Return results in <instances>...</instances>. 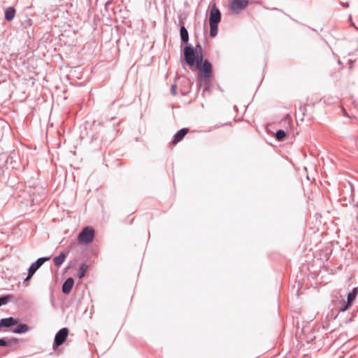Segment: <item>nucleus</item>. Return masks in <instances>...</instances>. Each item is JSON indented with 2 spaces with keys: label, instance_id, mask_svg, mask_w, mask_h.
<instances>
[{
  "label": "nucleus",
  "instance_id": "nucleus-1",
  "mask_svg": "<svg viewBox=\"0 0 358 358\" xmlns=\"http://www.w3.org/2000/svg\"><path fill=\"white\" fill-rule=\"evenodd\" d=\"M184 64L192 70L198 71V81L213 80V66L208 58L195 60L193 64H190L189 62Z\"/></svg>",
  "mask_w": 358,
  "mask_h": 358
},
{
  "label": "nucleus",
  "instance_id": "nucleus-2",
  "mask_svg": "<svg viewBox=\"0 0 358 358\" xmlns=\"http://www.w3.org/2000/svg\"><path fill=\"white\" fill-rule=\"evenodd\" d=\"M203 48L199 41H196L194 47L191 43L185 45L182 50L180 62L193 64L195 60L204 59Z\"/></svg>",
  "mask_w": 358,
  "mask_h": 358
},
{
  "label": "nucleus",
  "instance_id": "nucleus-3",
  "mask_svg": "<svg viewBox=\"0 0 358 358\" xmlns=\"http://www.w3.org/2000/svg\"><path fill=\"white\" fill-rule=\"evenodd\" d=\"M341 196L342 199L350 204H353V206L358 204V200L355 199L354 187L350 182L343 185Z\"/></svg>",
  "mask_w": 358,
  "mask_h": 358
},
{
  "label": "nucleus",
  "instance_id": "nucleus-4",
  "mask_svg": "<svg viewBox=\"0 0 358 358\" xmlns=\"http://www.w3.org/2000/svg\"><path fill=\"white\" fill-rule=\"evenodd\" d=\"M94 236V229L90 226H87L78 234V241L82 244L89 245L93 242Z\"/></svg>",
  "mask_w": 358,
  "mask_h": 358
},
{
  "label": "nucleus",
  "instance_id": "nucleus-5",
  "mask_svg": "<svg viewBox=\"0 0 358 358\" xmlns=\"http://www.w3.org/2000/svg\"><path fill=\"white\" fill-rule=\"evenodd\" d=\"M69 334V329L67 327H63L56 333L52 343V348L54 350H56L66 342Z\"/></svg>",
  "mask_w": 358,
  "mask_h": 358
},
{
  "label": "nucleus",
  "instance_id": "nucleus-6",
  "mask_svg": "<svg viewBox=\"0 0 358 358\" xmlns=\"http://www.w3.org/2000/svg\"><path fill=\"white\" fill-rule=\"evenodd\" d=\"M222 19V14L220 9L213 4L209 10V23L219 24Z\"/></svg>",
  "mask_w": 358,
  "mask_h": 358
},
{
  "label": "nucleus",
  "instance_id": "nucleus-7",
  "mask_svg": "<svg viewBox=\"0 0 358 358\" xmlns=\"http://www.w3.org/2000/svg\"><path fill=\"white\" fill-rule=\"evenodd\" d=\"M50 259V257H42L38 258L29 266L27 271L34 275L35 273L45 264V262L49 261Z\"/></svg>",
  "mask_w": 358,
  "mask_h": 358
},
{
  "label": "nucleus",
  "instance_id": "nucleus-8",
  "mask_svg": "<svg viewBox=\"0 0 358 358\" xmlns=\"http://www.w3.org/2000/svg\"><path fill=\"white\" fill-rule=\"evenodd\" d=\"M20 322V319L14 317H8L5 318H1L0 320V331L3 328H10L16 324H17Z\"/></svg>",
  "mask_w": 358,
  "mask_h": 358
},
{
  "label": "nucleus",
  "instance_id": "nucleus-9",
  "mask_svg": "<svg viewBox=\"0 0 358 358\" xmlns=\"http://www.w3.org/2000/svg\"><path fill=\"white\" fill-rule=\"evenodd\" d=\"M189 132V129L187 127H184L179 129L173 136L171 143L173 145H176L177 143L180 142L185 135Z\"/></svg>",
  "mask_w": 358,
  "mask_h": 358
},
{
  "label": "nucleus",
  "instance_id": "nucleus-10",
  "mask_svg": "<svg viewBox=\"0 0 358 358\" xmlns=\"http://www.w3.org/2000/svg\"><path fill=\"white\" fill-rule=\"evenodd\" d=\"M248 5V0H231V9L233 11H240Z\"/></svg>",
  "mask_w": 358,
  "mask_h": 358
},
{
  "label": "nucleus",
  "instance_id": "nucleus-11",
  "mask_svg": "<svg viewBox=\"0 0 358 358\" xmlns=\"http://www.w3.org/2000/svg\"><path fill=\"white\" fill-rule=\"evenodd\" d=\"M74 283H75V280H74L73 278H72V277L67 278L64 280V282H63L62 286V291L63 294H70L73 289Z\"/></svg>",
  "mask_w": 358,
  "mask_h": 358
},
{
  "label": "nucleus",
  "instance_id": "nucleus-12",
  "mask_svg": "<svg viewBox=\"0 0 358 358\" xmlns=\"http://www.w3.org/2000/svg\"><path fill=\"white\" fill-rule=\"evenodd\" d=\"M120 123L113 124L109 127V129L108 131V136H106L105 138L103 137V140L105 143H110L116 136L117 134V127Z\"/></svg>",
  "mask_w": 358,
  "mask_h": 358
},
{
  "label": "nucleus",
  "instance_id": "nucleus-13",
  "mask_svg": "<svg viewBox=\"0 0 358 358\" xmlns=\"http://www.w3.org/2000/svg\"><path fill=\"white\" fill-rule=\"evenodd\" d=\"M30 330L29 326L26 323H21L19 322L15 327L11 330V332L16 334H23Z\"/></svg>",
  "mask_w": 358,
  "mask_h": 358
},
{
  "label": "nucleus",
  "instance_id": "nucleus-14",
  "mask_svg": "<svg viewBox=\"0 0 358 358\" xmlns=\"http://www.w3.org/2000/svg\"><path fill=\"white\" fill-rule=\"evenodd\" d=\"M69 255V251H62L57 256L53 258V262L55 266L60 267L66 260Z\"/></svg>",
  "mask_w": 358,
  "mask_h": 358
},
{
  "label": "nucleus",
  "instance_id": "nucleus-15",
  "mask_svg": "<svg viewBox=\"0 0 358 358\" xmlns=\"http://www.w3.org/2000/svg\"><path fill=\"white\" fill-rule=\"evenodd\" d=\"M180 43L181 45H187L189 41V32L184 24L181 25L180 27Z\"/></svg>",
  "mask_w": 358,
  "mask_h": 358
},
{
  "label": "nucleus",
  "instance_id": "nucleus-16",
  "mask_svg": "<svg viewBox=\"0 0 358 358\" xmlns=\"http://www.w3.org/2000/svg\"><path fill=\"white\" fill-rule=\"evenodd\" d=\"M16 14V9L13 6H9L5 9L4 19L7 22L12 21Z\"/></svg>",
  "mask_w": 358,
  "mask_h": 358
},
{
  "label": "nucleus",
  "instance_id": "nucleus-17",
  "mask_svg": "<svg viewBox=\"0 0 358 358\" xmlns=\"http://www.w3.org/2000/svg\"><path fill=\"white\" fill-rule=\"evenodd\" d=\"M8 167L6 164L0 166V184H5L9 177V174L7 172Z\"/></svg>",
  "mask_w": 358,
  "mask_h": 358
},
{
  "label": "nucleus",
  "instance_id": "nucleus-18",
  "mask_svg": "<svg viewBox=\"0 0 358 358\" xmlns=\"http://www.w3.org/2000/svg\"><path fill=\"white\" fill-rule=\"evenodd\" d=\"M212 82L213 80H207L204 82L198 81L199 87H203V96L205 94V93L210 92L211 91Z\"/></svg>",
  "mask_w": 358,
  "mask_h": 358
},
{
  "label": "nucleus",
  "instance_id": "nucleus-19",
  "mask_svg": "<svg viewBox=\"0 0 358 358\" xmlns=\"http://www.w3.org/2000/svg\"><path fill=\"white\" fill-rule=\"evenodd\" d=\"M90 265L87 262L82 263L78 268L77 276L78 278L82 279L85 275L87 270L89 269Z\"/></svg>",
  "mask_w": 358,
  "mask_h": 358
},
{
  "label": "nucleus",
  "instance_id": "nucleus-20",
  "mask_svg": "<svg viewBox=\"0 0 358 358\" xmlns=\"http://www.w3.org/2000/svg\"><path fill=\"white\" fill-rule=\"evenodd\" d=\"M357 294L358 287H354L350 292L348 293L346 301L349 302L352 305L353 302L356 299Z\"/></svg>",
  "mask_w": 358,
  "mask_h": 358
},
{
  "label": "nucleus",
  "instance_id": "nucleus-21",
  "mask_svg": "<svg viewBox=\"0 0 358 358\" xmlns=\"http://www.w3.org/2000/svg\"><path fill=\"white\" fill-rule=\"evenodd\" d=\"M8 346L11 348L12 350H15L19 347L20 339L15 337L7 338Z\"/></svg>",
  "mask_w": 358,
  "mask_h": 358
},
{
  "label": "nucleus",
  "instance_id": "nucleus-22",
  "mask_svg": "<svg viewBox=\"0 0 358 358\" xmlns=\"http://www.w3.org/2000/svg\"><path fill=\"white\" fill-rule=\"evenodd\" d=\"M352 304L346 301L345 299H341L338 302V309L339 312H345L351 307Z\"/></svg>",
  "mask_w": 358,
  "mask_h": 358
},
{
  "label": "nucleus",
  "instance_id": "nucleus-23",
  "mask_svg": "<svg viewBox=\"0 0 358 358\" xmlns=\"http://www.w3.org/2000/svg\"><path fill=\"white\" fill-rule=\"evenodd\" d=\"M14 298V295L10 294L0 296V307L13 301Z\"/></svg>",
  "mask_w": 358,
  "mask_h": 358
},
{
  "label": "nucleus",
  "instance_id": "nucleus-24",
  "mask_svg": "<svg viewBox=\"0 0 358 358\" xmlns=\"http://www.w3.org/2000/svg\"><path fill=\"white\" fill-rule=\"evenodd\" d=\"M287 135L286 131L284 129H278L275 133V138L278 141H283Z\"/></svg>",
  "mask_w": 358,
  "mask_h": 358
},
{
  "label": "nucleus",
  "instance_id": "nucleus-25",
  "mask_svg": "<svg viewBox=\"0 0 358 358\" xmlns=\"http://www.w3.org/2000/svg\"><path fill=\"white\" fill-rule=\"evenodd\" d=\"M218 24L214 23H209L210 25V36L211 38H215L218 33Z\"/></svg>",
  "mask_w": 358,
  "mask_h": 358
},
{
  "label": "nucleus",
  "instance_id": "nucleus-26",
  "mask_svg": "<svg viewBox=\"0 0 358 358\" xmlns=\"http://www.w3.org/2000/svg\"><path fill=\"white\" fill-rule=\"evenodd\" d=\"M8 199V194H4L3 189L0 191V206H4Z\"/></svg>",
  "mask_w": 358,
  "mask_h": 358
},
{
  "label": "nucleus",
  "instance_id": "nucleus-27",
  "mask_svg": "<svg viewBox=\"0 0 358 358\" xmlns=\"http://www.w3.org/2000/svg\"><path fill=\"white\" fill-rule=\"evenodd\" d=\"M33 24V21L30 18L26 17L25 20L22 21L21 26L23 29H27L30 27Z\"/></svg>",
  "mask_w": 358,
  "mask_h": 358
},
{
  "label": "nucleus",
  "instance_id": "nucleus-28",
  "mask_svg": "<svg viewBox=\"0 0 358 358\" xmlns=\"http://www.w3.org/2000/svg\"><path fill=\"white\" fill-rule=\"evenodd\" d=\"M10 162V164H14V165L13 166V169H18V167L15 165V164H17V162H16V161L14 159L13 157H12V156H9V157L6 159V160L5 163L6 164V163H8V162Z\"/></svg>",
  "mask_w": 358,
  "mask_h": 358
},
{
  "label": "nucleus",
  "instance_id": "nucleus-29",
  "mask_svg": "<svg viewBox=\"0 0 358 358\" xmlns=\"http://www.w3.org/2000/svg\"><path fill=\"white\" fill-rule=\"evenodd\" d=\"M8 346V341L7 338H0V347H7Z\"/></svg>",
  "mask_w": 358,
  "mask_h": 358
},
{
  "label": "nucleus",
  "instance_id": "nucleus-30",
  "mask_svg": "<svg viewBox=\"0 0 358 358\" xmlns=\"http://www.w3.org/2000/svg\"><path fill=\"white\" fill-rule=\"evenodd\" d=\"M177 85L176 84H173L171 87V93L173 96H176L177 94L176 92Z\"/></svg>",
  "mask_w": 358,
  "mask_h": 358
},
{
  "label": "nucleus",
  "instance_id": "nucleus-31",
  "mask_svg": "<svg viewBox=\"0 0 358 358\" xmlns=\"http://www.w3.org/2000/svg\"><path fill=\"white\" fill-rule=\"evenodd\" d=\"M33 275H34V274H32L31 273L27 271V275L24 279V284L26 283V282H27L29 280H31V278L33 277Z\"/></svg>",
  "mask_w": 358,
  "mask_h": 358
},
{
  "label": "nucleus",
  "instance_id": "nucleus-32",
  "mask_svg": "<svg viewBox=\"0 0 358 358\" xmlns=\"http://www.w3.org/2000/svg\"><path fill=\"white\" fill-rule=\"evenodd\" d=\"M299 110L302 113L303 116L305 115L306 111V106H300L299 108Z\"/></svg>",
  "mask_w": 358,
  "mask_h": 358
},
{
  "label": "nucleus",
  "instance_id": "nucleus-33",
  "mask_svg": "<svg viewBox=\"0 0 358 358\" xmlns=\"http://www.w3.org/2000/svg\"><path fill=\"white\" fill-rule=\"evenodd\" d=\"M343 6L348 7L349 3L348 2L343 3Z\"/></svg>",
  "mask_w": 358,
  "mask_h": 358
},
{
  "label": "nucleus",
  "instance_id": "nucleus-34",
  "mask_svg": "<svg viewBox=\"0 0 358 358\" xmlns=\"http://www.w3.org/2000/svg\"><path fill=\"white\" fill-rule=\"evenodd\" d=\"M111 3V1L108 0L106 3V5H108V4H110Z\"/></svg>",
  "mask_w": 358,
  "mask_h": 358
},
{
  "label": "nucleus",
  "instance_id": "nucleus-35",
  "mask_svg": "<svg viewBox=\"0 0 358 358\" xmlns=\"http://www.w3.org/2000/svg\"><path fill=\"white\" fill-rule=\"evenodd\" d=\"M344 115L347 116V117H350L346 111H344Z\"/></svg>",
  "mask_w": 358,
  "mask_h": 358
},
{
  "label": "nucleus",
  "instance_id": "nucleus-36",
  "mask_svg": "<svg viewBox=\"0 0 358 358\" xmlns=\"http://www.w3.org/2000/svg\"><path fill=\"white\" fill-rule=\"evenodd\" d=\"M71 266H72L71 264H70L69 266H67V267L66 268V270L69 269Z\"/></svg>",
  "mask_w": 358,
  "mask_h": 358
},
{
  "label": "nucleus",
  "instance_id": "nucleus-37",
  "mask_svg": "<svg viewBox=\"0 0 358 358\" xmlns=\"http://www.w3.org/2000/svg\"><path fill=\"white\" fill-rule=\"evenodd\" d=\"M289 115H286L285 117V119H289Z\"/></svg>",
  "mask_w": 358,
  "mask_h": 358
},
{
  "label": "nucleus",
  "instance_id": "nucleus-38",
  "mask_svg": "<svg viewBox=\"0 0 358 358\" xmlns=\"http://www.w3.org/2000/svg\"><path fill=\"white\" fill-rule=\"evenodd\" d=\"M352 24L355 27V28L358 30V27H357L353 23H352Z\"/></svg>",
  "mask_w": 358,
  "mask_h": 358
},
{
  "label": "nucleus",
  "instance_id": "nucleus-39",
  "mask_svg": "<svg viewBox=\"0 0 358 358\" xmlns=\"http://www.w3.org/2000/svg\"><path fill=\"white\" fill-rule=\"evenodd\" d=\"M234 108L236 110V109H237V106L235 105V106H234Z\"/></svg>",
  "mask_w": 358,
  "mask_h": 358
}]
</instances>
